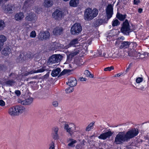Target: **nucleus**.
Segmentation results:
<instances>
[{"mask_svg": "<svg viewBox=\"0 0 149 149\" xmlns=\"http://www.w3.org/2000/svg\"><path fill=\"white\" fill-rule=\"evenodd\" d=\"M139 133L138 129H133L126 132H120L115 138V142L117 144H121L125 142H127L130 139L137 136Z\"/></svg>", "mask_w": 149, "mask_h": 149, "instance_id": "obj_1", "label": "nucleus"}, {"mask_svg": "<svg viewBox=\"0 0 149 149\" xmlns=\"http://www.w3.org/2000/svg\"><path fill=\"white\" fill-rule=\"evenodd\" d=\"M98 12V10L96 8L92 9L91 8H88L84 11V19L86 20H91L97 16Z\"/></svg>", "mask_w": 149, "mask_h": 149, "instance_id": "obj_2", "label": "nucleus"}, {"mask_svg": "<svg viewBox=\"0 0 149 149\" xmlns=\"http://www.w3.org/2000/svg\"><path fill=\"white\" fill-rule=\"evenodd\" d=\"M24 108L22 106H16L9 109L8 113L11 116H14L22 113L24 111Z\"/></svg>", "mask_w": 149, "mask_h": 149, "instance_id": "obj_3", "label": "nucleus"}, {"mask_svg": "<svg viewBox=\"0 0 149 149\" xmlns=\"http://www.w3.org/2000/svg\"><path fill=\"white\" fill-rule=\"evenodd\" d=\"M64 125V129L66 132L70 135H72L73 133L77 132L76 130V125L74 123H69L65 122H63Z\"/></svg>", "mask_w": 149, "mask_h": 149, "instance_id": "obj_4", "label": "nucleus"}, {"mask_svg": "<svg viewBox=\"0 0 149 149\" xmlns=\"http://www.w3.org/2000/svg\"><path fill=\"white\" fill-rule=\"evenodd\" d=\"M133 31L131 29L130 24L127 19L125 20L123 23L121 29V31L124 34L129 35V33Z\"/></svg>", "mask_w": 149, "mask_h": 149, "instance_id": "obj_5", "label": "nucleus"}, {"mask_svg": "<svg viewBox=\"0 0 149 149\" xmlns=\"http://www.w3.org/2000/svg\"><path fill=\"white\" fill-rule=\"evenodd\" d=\"M62 56L60 54L53 55L49 58L47 62V64L48 65H51L58 63L62 60Z\"/></svg>", "mask_w": 149, "mask_h": 149, "instance_id": "obj_6", "label": "nucleus"}, {"mask_svg": "<svg viewBox=\"0 0 149 149\" xmlns=\"http://www.w3.org/2000/svg\"><path fill=\"white\" fill-rule=\"evenodd\" d=\"M82 30V27L79 23H75L71 27L70 31L73 35H78Z\"/></svg>", "mask_w": 149, "mask_h": 149, "instance_id": "obj_7", "label": "nucleus"}, {"mask_svg": "<svg viewBox=\"0 0 149 149\" xmlns=\"http://www.w3.org/2000/svg\"><path fill=\"white\" fill-rule=\"evenodd\" d=\"M50 36V33L48 31L40 32L37 36L38 39L40 40H43L48 39Z\"/></svg>", "mask_w": 149, "mask_h": 149, "instance_id": "obj_8", "label": "nucleus"}, {"mask_svg": "<svg viewBox=\"0 0 149 149\" xmlns=\"http://www.w3.org/2000/svg\"><path fill=\"white\" fill-rule=\"evenodd\" d=\"M127 52L126 51H119L117 53H114L113 54V58H125L127 56Z\"/></svg>", "mask_w": 149, "mask_h": 149, "instance_id": "obj_9", "label": "nucleus"}, {"mask_svg": "<svg viewBox=\"0 0 149 149\" xmlns=\"http://www.w3.org/2000/svg\"><path fill=\"white\" fill-rule=\"evenodd\" d=\"M113 7L111 4H109L106 9V13L108 19H110L113 13Z\"/></svg>", "mask_w": 149, "mask_h": 149, "instance_id": "obj_10", "label": "nucleus"}, {"mask_svg": "<svg viewBox=\"0 0 149 149\" xmlns=\"http://www.w3.org/2000/svg\"><path fill=\"white\" fill-rule=\"evenodd\" d=\"M63 16V13L58 10H56L52 14L53 18L56 19H61Z\"/></svg>", "mask_w": 149, "mask_h": 149, "instance_id": "obj_11", "label": "nucleus"}, {"mask_svg": "<svg viewBox=\"0 0 149 149\" xmlns=\"http://www.w3.org/2000/svg\"><path fill=\"white\" fill-rule=\"evenodd\" d=\"M127 56L133 57L134 58H136L138 57V55L140 54V53L136 52L134 49H129L127 52Z\"/></svg>", "mask_w": 149, "mask_h": 149, "instance_id": "obj_12", "label": "nucleus"}, {"mask_svg": "<svg viewBox=\"0 0 149 149\" xmlns=\"http://www.w3.org/2000/svg\"><path fill=\"white\" fill-rule=\"evenodd\" d=\"M26 20L32 22H36L37 19V17L34 13H29L25 17Z\"/></svg>", "mask_w": 149, "mask_h": 149, "instance_id": "obj_13", "label": "nucleus"}, {"mask_svg": "<svg viewBox=\"0 0 149 149\" xmlns=\"http://www.w3.org/2000/svg\"><path fill=\"white\" fill-rule=\"evenodd\" d=\"M64 29L61 27H56L54 28L53 31V33L55 36H59L63 33Z\"/></svg>", "mask_w": 149, "mask_h": 149, "instance_id": "obj_14", "label": "nucleus"}, {"mask_svg": "<svg viewBox=\"0 0 149 149\" xmlns=\"http://www.w3.org/2000/svg\"><path fill=\"white\" fill-rule=\"evenodd\" d=\"M58 130L59 128L58 127L55 126L52 128V135L54 139L56 140L59 139Z\"/></svg>", "mask_w": 149, "mask_h": 149, "instance_id": "obj_15", "label": "nucleus"}, {"mask_svg": "<svg viewBox=\"0 0 149 149\" xmlns=\"http://www.w3.org/2000/svg\"><path fill=\"white\" fill-rule=\"evenodd\" d=\"M77 81L74 77H71L68 80V83L67 82L66 84H68L69 86L71 87H73L77 85Z\"/></svg>", "mask_w": 149, "mask_h": 149, "instance_id": "obj_16", "label": "nucleus"}, {"mask_svg": "<svg viewBox=\"0 0 149 149\" xmlns=\"http://www.w3.org/2000/svg\"><path fill=\"white\" fill-rule=\"evenodd\" d=\"M112 133L111 131H108L105 133H104L101 134L98 136V138L102 139H105L107 138H109L112 135Z\"/></svg>", "mask_w": 149, "mask_h": 149, "instance_id": "obj_17", "label": "nucleus"}, {"mask_svg": "<svg viewBox=\"0 0 149 149\" xmlns=\"http://www.w3.org/2000/svg\"><path fill=\"white\" fill-rule=\"evenodd\" d=\"M45 67H42L41 68L39 69H38L37 70H33L31 71L30 72H28L26 73H25L24 75L25 76H26L29 74H32L34 73H36L38 72H44L45 70Z\"/></svg>", "mask_w": 149, "mask_h": 149, "instance_id": "obj_18", "label": "nucleus"}, {"mask_svg": "<svg viewBox=\"0 0 149 149\" xmlns=\"http://www.w3.org/2000/svg\"><path fill=\"white\" fill-rule=\"evenodd\" d=\"M19 57L21 59L25 60L31 58L32 57L31 54L30 53H24L22 54H20L19 55Z\"/></svg>", "mask_w": 149, "mask_h": 149, "instance_id": "obj_19", "label": "nucleus"}, {"mask_svg": "<svg viewBox=\"0 0 149 149\" xmlns=\"http://www.w3.org/2000/svg\"><path fill=\"white\" fill-rule=\"evenodd\" d=\"M53 4L52 0H45L44 2V6L45 7H51Z\"/></svg>", "mask_w": 149, "mask_h": 149, "instance_id": "obj_20", "label": "nucleus"}, {"mask_svg": "<svg viewBox=\"0 0 149 149\" xmlns=\"http://www.w3.org/2000/svg\"><path fill=\"white\" fill-rule=\"evenodd\" d=\"M33 101V98H32L30 97L22 101L21 102V104L23 105H29L31 104L32 103Z\"/></svg>", "mask_w": 149, "mask_h": 149, "instance_id": "obj_21", "label": "nucleus"}, {"mask_svg": "<svg viewBox=\"0 0 149 149\" xmlns=\"http://www.w3.org/2000/svg\"><path fill=\"white\" fill-rule=\"evenodd\" d=\"M24 17V14L22 13L21 12L17 13L15 16V19L17 21L21 20Z\"/></svg>", "mask_w": 149, "mask_h": 149, "instance_id": "obj_22", "label": "nucleus"}, {"mask_svg": "<svg viewBox=\"0 0 149 149\" xmlns=\"http://www.w3.org/2000/svg\"><path fill=\"white\" fill-rule=\"evenodd\" d=\"M130 45V42L123 41L121 43L120 48L121 49H125L128 47Z\"/></svg>", "mask_w": 149, "mask_h": 149, "instance_id": "obj_23", "label": "nucleus"}, {"mask_svg": "<svg viewBox=\"0 0 149 149\" xmlns=\"http://www.w3.org/2000/svg\"><path fill=\"white\" fill-rule=\"evenodd\" d=\"M61 71V70L60 68H57L56 69L52 71L51 75L53 77L57 76L59 74Z\"/></svg>", "mask_w": 149, "mask_h": 149, "instance_id": "obj_24", "label": "nucleus"}, {"mask_svg": "<svg viewBox=\"0 0 149 149\" xmlns=\"http://www.w3.org/2000/svg\"><path fill=\"white\" fill-rule=\"evenodd\" d=\"M10 48L8 47H6L3 50L2 54L5 56H7L10 53Z\"/></svg>", "mask_w": 149, "mask_h": 149, "instance_id": "obj_25", "label": "nucleus"}, {"mask_svg": "<svg viewBox=\"0 0 149 149\" xmlns=\"http://www.w3.org/2000/svg\"><path fill=\"white\" fill-rule=\"evenodd\" d=\"M79 0H70L69 2L70 6L73 7H77L79 3Z\"/></svg>", "mask_w": 149, "mask_h": 149, "instance_id": "obj_26", "label": "nucleus"}, {"mask_svg": "<svg viewBox=\"0 0 149 149\" xmlns=\"http://www.w3.org/2000/svg\"><path fill=\"white\" fill-rule=\"evenodd\" d=\"M14 8V7L13 5L11 4H8L6 6L5 10L10 13H11L13 11Z\"/></svg>", "mask_w": 149, "mask_h": 149, "instance_id": "obj_27", "label": "nucleus"}, {"mask_svg": "<svg viewBox=\"0 0 149 149\" xmlns=\"http://www.w3.org/2000/svg\"><path fill=\"white\" fill-rule=\"evenodd\" d=\"M78 43L79 40L77 38H75L70 41L68 46H69V47L74 46L75 45L78 44Z\"/></svg>", "mask_w": 149, "mask_h": 149, "instance_id": "obj_28", "label": "nucleus"}, {"mask_svg": "<svg viewBox=\"0 0 149 149\" xmlns=\"http://www.w3.org/2000/svg\"><path fill=\"white\" fill-rule=\"evenodd\" d=\"M126 15H122L119 13H118L116 17L117 18L121 21H123L126 18Z\"/></svg>", "mask_w": 149, "mask_h": 149, "instance_id": "obj_29", "label": "nucleus"}, {"mask_svg": "<svg viewBox=\"0 0 149 149\" xmlns=\"http://www.w3.org/2000/svg\"><path fill=\"white\" fill-rule=\"evenodd\" d=\"M138 57L136 58L138 59L139 58H144L147 57L149 55V54L148 53L144 52L141 54H140L138 55Z\"/></svg>", "mask_w": 149, "mask_h": 149, "instance_id": "obj_30", "label": "nucleus"}, {"mask_svg": "<svg viewBox=\"0 0 149 149\" xmlns=\"http://www.w3.org/2000/svg\"><path fill=\"white\" fill-rule=\"evenodd\" d=\"M7 39L6 37L3 35H0V43L3 46V42L6 41Z\"/></svg>", "mask_w": 149, "mask_h": 149, "instance_id": "obj_31", "label": "nucleus"}, {"mask_svg": "<svg viewBox=\"0 0 149 149\" xmlns=\"http://www.w3.org/2000/svg\"><path fill=\"white\" fill-rule=\"evenodd\" d=\"M103 22V20L102 19H98L94 24V26L95 27H97L101 25Z\"/></svg>", "mask_w": 149, "mask_h": 149, "instance_id": "obj_32", "label": "nucleus"}, {"mask_svg": "<svg viewBox=\"0 0 149 149\" xmlns=\"http://www.w3.org/2000/svg\"><path fill=\"white\" fill-rule=\"evenodd\" d=\"M84 74L86 77L91 78H93L94 77L93 75L91 74L90 72L87 70H86L85 71Z\"/></svg>", "mask_w": 149, "mask_h": 149, "instance_id": "obj_33", "label": "nucleus"}, {"mask_svg": "<svg viewBox=\"0 0 149 149\" xmlns=\"http://www.w3.org/2000/svg\"><path fill=\"white\" fill-rule=\"evenodd\" d=\"M94 124V122H92L89 124L86 127V131H90L92 129V128L93 127Z\"/></svg>", "mask_w": 149, "mask_h": 149, "instance_id": "obj_34", "label": "nucleus"}, {"mask_svg": "<svg viewBox=\"0 0 149 149\" xmlns=\"http://www.w3.org/2000/svg\"><path fill=\"white\" fill-rule=\"evenodd\" d=\"M70 141L68 146L71 147H74L75 146L74 144L77 142V141L72 139L70 140Z\"/></svg>", "mask_w": 149, "mask_h": 149, "instance_id": "obj_35", "label": "nucleus"}, {"mask_svg": "<svg viewBox=\"0 0 149 149\" xmlns=\"http://www.w3.org/2000/svg\"><path fill=\"white\" fill-rule=\"evenodd\" d=\"M74 56L71 52L69 54L67 55V62H70L71 61Z\"/></svg>", "mask_w": 149, "mask_h": 149, "instance_id": "obj_36", "label": "nucleus"}, {"mask_svg": "<svg viewBox=\"0 0 149 149\" xmlns=\"http://www.w3.org/2000/svg\"><path fill=\"white\" fill-rule=\"evenodd\" d=\"M81 51V49L80 48L76 49H74L73 52H71V53L74 56L79 54Z\"/></svg>", "mask_w": 149, "mask_h": 149, "instance_id": "obj_37", "label": "nucleus"}, {"mask_svg": "<svg viewBox=\"0 0 149 149\" xmlns=\"http://www.w3.org/2000/svg\"><path fill=\"white\" fill-rule=\"evenodd\" d=\"M15 83V81L13 80H8L6 82V84L9 86H12Z\"/></svg>", "mask_w": 149, "mask_h": 149, "instance_id": "obj_38", "label": "nucleus"}, {"mask_svg": "<svg viewBox=\"0 0 149 149\" xmlns=\"http://www.w3.org/2000/svg\"><path fill=\"white\" fill-rule=\"evenodd\" d=\"M120 24L119 21L117 19L113 20L112 22V26H116Z\"/></svg>", "mask_w": 149, "mask_h": 149, "instance_id": "obj_39", "label": "nucleus"}, {"mask_svg": "<svg viewBox=\"0 0 149 149\" xmlns=\"http://www.w3.org/2000/svg\"><path fill=\"white\" fill-rule=\"evenodd\" d=\"M102 56H104L106 58H113V54L111 53L108 54V53H104L102 54Z\"/></svg>", "mask_w": 149, "mask_h": 149, "instance_id": "obj_40", "label": "nucleus"}, {"mask_svg": "<svg viewBox=\"0 0 149 149\" xmlns=\"http://www.w3.org/2000/svg\"><path fill=\"white\" fill-rule=\"evenodd\" d=\"M74 88L73 87H70L66 88L65 90L66 93H70L73 91Z\"/></svg>", "mask_w": 149, "mask_h": 149, "instance_id": "obj_41", "label": "nucleus"}, {"mask_svg": "<svg viewBox=\"0 0 149 149\" xmlns=\"http://www.w3.org/2000/svg\"><path fill=\"white\" fill-rule=\"evenodd\" d=\"M5 24L3 21L0 20V30H1L4 29L5 26Z\"/></svg>", "mask_w": 149, "mask_h": 149, "instance_id": "obj_42", "label": "nucleus"}, {"mask_svg": "<svg viewBox=\"0 0 149 149\" xmlns=\"http://www.w3.org/2000/svg\"><path fill=\"white\" fill-rule=\"evenodd\" d=\"M70 70L65 69L60 73L59 76H61L62 75H64L65 74L70 72Z\"/></svg>", "mask_w": 149, "mask_h": 149, "instance_id": "obj_43", "label": "nucleus"}, {"mask_svg": "<svg viewBox=\"0 0 149 149\" xmlns=\"http://www.w3.org/2000/svg\"><path fill=\"white\" fill-rule=\"evenodd\" d=\"M7 69V67L4 65L0 64V70L5 71Z\"/></svg>", "mask_w": 149, "mask_h": 149, "instance_id": "obj_44", "label": "nucleus"}, {"mask_svg": "<svg viewBox=\"0 0 149 149\" xmlns=\"http://www.w3.org/2000/svg\"><path fill=\"white\" fill-rule=\"evenodd\" d=\"M36 36V33L35 31H33L30 33V36L31 38H35Z\"/></svg>", "mask_w": 149, "mask_h": 149, "instance_id": "obj_45", "label": "nucleus"}, {"mask_svg": "<svg viewBox=\"0 0 149 149\" xmlns=\"http://www.w3.org/2000/svg\"><path fill=\"white\" fill-rule=\"evenodd\" d=\"M143 80V78L142 77H139L136 79V82L137 83H139L141 82Z\"/></svg>", "mask_w": 149, "mask_h": 149, "instance_id": "obj_46", "label": "nucleus"}, {"mask_svg": "<svg viewBox=\"0 0 149 149\" xmlns=\"http://www.w3.org/2000/svg\"><path fill=\"white\" fill-rule=\"evenodd\" d=\"M114 69V67L113 66H111L110 67H108L106 68H105L104 69V71H110L112 70H113Z\"/></svg>", "mask_w": 149, "mask_h": 149, "instance_id": "obj_47", "label": "nucleus"}, {"mask_svg": "<svg viewBox=\"0 0 149 149\" xmlns=\"http://www.w3.org/2000/svg\"><path fill=\"white\" fill-rule=\"evenodd\" d=\"M139 89L142 91H144L146 89V88L142 85L140 86Z\"/></svg>", "mask_w": 149, "mask_h": 149, "instance_id": "obj_48", "label": "nucleus"}, {"mask_svg": "<svg viewBox=\"0 0 149 149\" xmlns=\"http://www.w3.org/2000/svg\"><path fill=\"white\" fill-rule=\"evenodd\" d=\"M5 103L2 100H0V105L1 106H4L5 105Z\"/></svg>", "mask_w": 149, "mask_h": 149, "instance_id": "obj_49", "label": "nucleus"}, {"mask_svg": "<svg viewBox=\"0 0 149 149\" xmlns=\"http://www.w3.org/2000/svg\"><path fill=\"white\" fill-rule=\"evenodd\" d=\"M15 93L18 96H19L21 94L20 91L19 90L16 91H15Z\"/></svg>", "mask_w": 149, "mask_h": 149, "instance_id": "obj_50", "label": "nucleus"}, {"mask_svg": "<svg viewBox=\"0 0 149 149\" xmlns=\"http://www.w3.org/2000/svg\"><path fill=\"white\" fill-rule=\"evenodd\" d=\"M140 2V0H134V4L138 5Z\"/></svg>", "mask_w": 149, "mask_h": 149, "instance_id": "obj_51", "label": "nucleus"}, {"mask_svg": "<svg viewBox=\"0 0 149 149\" xmlns=\"http://www.w3.org/2000/svg\"><path fill=\"white\" fill-rule=\"evenodd\" d=\"M54 143L52 142L51 144V145L49 147V149H54Z\"/></svg>", "mask_w": 149, "mask_h": 149, "instance_id": "obj_52", "label": "nucleus"}, {"mask_svg": "<svg viewBox=\"0 0 149 149\" xmlns=\"http://www.w3.org/2000/svg\"><path fill=\"white\" fill-rule=\"evenodd\" d=\"M52 104L54 107H56L58 106V103L57 101H54L53 102Z\"/></svg>", "mask_w": 149, "mask_h": 149, "instance_id": "obj_53", "label": "nucleus"}, {"mask_svg": "<svg viewBox=\"0 0 149 149\" xmlns=\"http://www.w3.org/2000/svg\"><path fill=\"white\" fill-rule=\"evenodd\" d=\"M131 64L130 63L128 66V67L127 68V69H126L125 71L126 72H127L130 69Z\"/></svg>", "mask_w": 149, "mask_h": 149, "instance_id": "obj_54", "label": "nucleus"}, {"mask_svg": "<svg viewBox=\"0 0 149 149\" xmlns=\"http://www.w3.org/2000/svg\"><path fill=\"white\" fill-rule=\"evenodd\" d=\"M97 53V56H102V53L101 52L98 51Z\"/></svg>", "mask_w": 149, "mask_h": 149, "instance_id": "obj_55", "label": "nucleus"}, {"mask_svg": "<svg viewBox=\"0 0 149 149\" xmlns=\"http://www.w3.org/2000/svg\"><path fill=\"white\" fill-rule=\"evenodd\" d=\"M54 45H57V46H56V47H55V48L56 49H57L58 48V47H59V46H60V44H59L58 43H55V44H54Z\"/></svg>", "mask_w": 149, "mask_h": 149, "instance_id": "obj_56", "label": "nucleus"}, {"mask_svg": "<svg viewBox=\"0 0 149 149\" xmlns=\"http://www.w3.org/2000/svg\"><path fill=\"white\" fill-rule=\"evenodd\" d=\"M36 83V82L34 81H30L29 83V84L31 85L32 84L33 85H34V84Z\"/></svg>", "mask_w": 149, "mask_h": 149, "instance_id": "obj_57", "label": "nucleus"}, {"mask_svg": "<svg viewBox=\"0 0 149 149\" xmlns=\"http://www.w3.org/2000/svg\"><path fill=\"white\" fill-rule=\"evenodd\" d=\"M80 80L81 81H85L86 80V78H84L83 77H82L80 78Z\"/></svg>", "mask_w": 149, "mask_h": 149, "instance_id": "obj_58", "label": "nucleus"}, {"mask_svg": "<svg viewBox=\"0 0 149 149\" xmlns=\"http://www.w3.org/2000/svg\"><path fill=\"white\" fill-rule=\"evenodd\" d=\"M142 9L141 8H139L138 10V12L140 13H141L142 11Z\"/></svg>", "mask_w": 149, "mask_h": 149, "instance_id": "obj_59", "label": "nucleus"}, {"mask_svg": "<svg viewBox=\"0 0 149 149\" xmlns=\"http://www.w3.org/2000/svg\"><path fill=\"white\" fill-rule=\"evenodd\" d=\"M120 75V73H118V74H116L115 75V77H119Z\"/></svg>", "mask_w": 149, "mask_h": 149, "instance_id": "obj_60", "label": "nucleus"}, {"mask_svg": "<svg viewBox=\"0 0 149 149\" xmlns=\"http://www.w3.org/2000/svg\"><path fill=\"white\" fill-rule=\"evenodd\" d=\"M8 1V0H0V3H1L3 1Z\"/></svg>", "mask_w": 149, "mask_h": 149, "instance_id": "obj_61", "label": "nucleus"}, {"mask_svg": "<svg viewBox=\"0 0 149 149\" xmlns=\"http://www.w3.org/2000/svg\"><path fill=\"white\" fill-rule=\"evenodd\" d=\"M37 78V77L36 76H34L33 77H31L30 78H33V79H36Z\"/></svg>", "mask_w": 149, "mask_h": 149, "instance_id": "obj_62", "label": "nucleus"}, {"mask_svg": "<svg viewBox=\"0 0 149 149\" xmlns=\"http://www.w3.org/2000/svg\"><path fill=\"white\" fill-rule=\"evenodd\" d=\"M124 38L123 37H121L120 38V39H122L123 40L124 39Z\"/></svg>", "mask_w": 149, "mask_h": 149, "instance_id": "obj_63", "label": "nucleus"}, {"mask_svg": "<svg viewBox=\"0 0 149 149\" xmlns=\"http://www.w3.org/2000/svg\"><path fill=\"white\" fill-rule=\"evenodd\" d=\"M148 52H149V53H148V54L149 55V48H148Z\"/></svg>", "mask_w": 149, "mask_h": 149, "instance_id": "obj_64", "label": "nucleus"}]
</instances>
